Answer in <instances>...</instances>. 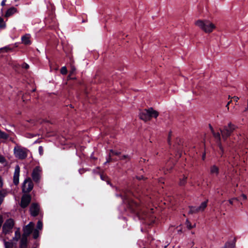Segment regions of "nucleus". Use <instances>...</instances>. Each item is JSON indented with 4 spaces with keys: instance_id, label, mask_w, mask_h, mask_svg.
I'll list each match as a JSON object with an SVG mask.
<instances>
[{
    "instance_id": "obj_17",
    "label": "nucleus",
    "mask_w": 248,
    "mask_h": 248,
    "mask_svg": "<svg viewBox=\"0 0 248 248\" xmlns=\"http://www.w3.org/2000/svg\"><path fill=\"white\" fill-rule=\"evenodd\" d=\"M120 155V152L118 151H113L112 150H110V153H109V156L108 159H107V161L105 163V164L111 161V156L113 155Z\"/></svg>"
},
{
    "instance_id": "obj_33",
    "label": "nucleus",
    "mask_w": 248,
    "mask_h": 248,
    "mask_svg": "<svg viewBox=\"0 0 248 248\" xmlns=\"http://www.w3.org/2000/svg\"><path fill=\"white\" fill-rule=\"evenodd\" d=\"M186 222L187 224V227L189 229H191V228H192V226L191 225L190 222L187 220H186Z\"/></svg>"
},
{
    "instance_id": "obj_35",
    "label": "nucleus",
    "mask_w": 248,
    "mask_h": 248,
    "mask_svg": "<svg viewBox=\"0 0 248 248\" xmlns=\"http://www.w3.org/2000/svg\"><path fill=\"white\" fill-rule=\"evenodd\" d=\"M39 152L41 155L43 154V148L42 146H39Z\"/></svg>"
},
{
    "instance_id": "obj_23",
    "label": "nucleus",
    "mask_w": 248,
    "mask_h": 248,
    "mask_svg": "<svg viewBox=\"0 0 248 248\" xmlns=\"http://www.w3.org/2000/svg\"><path fill=\"white\" fill-rule=\"evenodd\" d=\"M187 177L184 176L182 178L180 179L179 185L180 186H183L186 183Z\"/></svg>"
},
{
    "instance_id": "obj_45",
    "label": "nucleus",
    "mask_w": 248,
    "mask_h": 248,
    "mask_svg": "<svg viewBox=\"0 0 248 248\" xmlns=\"http://www.w3.org/2000/svg\"><path fill=\"white\" fill-rule=\"evenodd\" d=\"M205 158V153H204L202 155V159L204 160Z\"/></svg>"
},
{
    "instance_id": "obj_7",
    "label": "nucleus",
    "mask_w": 248,
    "mask_h": 248,
    "mask_svg": "<svg viewBox=\"0 0 248 248\" xmlns=\"http://www.w3.org/2000/svg\"><path fill=\"white\" fill-rule=\"evenodd\" d=\"M34 224L32 222H30L27 225L23 228V234L22 236L28 237L32 232Z\"/></svg>"
},
{
    "instance_id": "obj_25",
    "label": "nucleus",
    "mask_w": 248,
    "mask_h": 248,
    "mask_svg": "<svg viewBox=\"0 0 248 248\" xmlns=\"http://www.w3.org/2000/svg\"><path fill=\"white\" fill-rule=\"evenodd\" d=\"M8 191L6 189H2L0 191V197L4 200V197L8 194Z\"/></svg>"
},
{
    "instance_id": "obj_21",
    "label": "nucleus",
    "mask_w": 248,
    "mask_h": 248,
    "mask_svg": "<svg viewBox=\"0 0 248 248\" xmlns=\"http://www.w3.org/2000/svg\"><path fill=\"white\" fill-rule=\"evenodd\" d=\"M184 141L183 139L177 138L175 140V144H177L178 145V147H177V148L180 150L182 149V147L183 146Z\"/></svg>"
},
{
    "instance_id": "obj_26",
    "label": "nucleus",
    "mask_w": 248,
    "mask_h": 248,
    "mask_svg": "<svg viewBox=\"0 0 248 248\" xmlns=\"http://www.w3.org/2000/svg\"><path fill=\"white\" fill-rule=\"evenodd\" d=\"M20 237V233L19 230H17L15 232V237H14L13 239H14V240H15L16 241H18V240L19 239Z\"/></svg>"
},
{
    "instance_id": "obj_32",
    "label": "nucleus",
    "mask_w": 248,
    "mask_h": 248,
    "mask_svg": "<svg viewBox=\"0 0 248 248\" xmlns=\"http://www.w3.org/2000/svg\"><path fill=\"white\" fill-rule=\"evenodd\" d=\"M22 67L23 68H25V69H28L29 68V65L26 63H24L22 64Z\"/></svg>"
},
{
    "instance_id": "obj_39",
    "label": "nucleus",
    "mask_w": 248,
    "mask_h": 248,
    "mask_svg": "<svg viewBox=\"0 0 248 248\" xmlns=\"http://www.w3.org/2000/svg\"><path fill=\"white\" fill-rule=\"evenodd\" d=\"M209 127L212 133H213L215 131L210 124H209Z\"/></svg>"
},
{
    "instance_id": "obj_20",
    "label": "nucleus",
    "mask_w": 248,
    "mask_h": 248,
    "mask_svg": "<svg viewBox=\"0 0 248 248\" xmlns=\"http://www.w3.org/2000/svg\"><path fill=\"white\" fill-rule=\"evenodd\" d=\"M4 244L5 248H16V245L11 241L7 242L4 240Z\"/></svg>"
},
{
    "instance_id": "obj_42",
    "label": "nucleus",
    "mask_w": 248,
    "mask_h": 248,
    "mask_svg": "<svg viewBox=\"0 0 248 248\" xmlns=\"http://www.w3.org/2000/svg\"><path fill=\"white\" fill-rule=\"evenodd\" d=\"M247 111H248V101H247V107L244 109V112H246Z\"/></svg>"
},
{
    "instance_id": "obj_47",
    "label": "nucleus",
    "mask_w": 248,
    "mask_h": 248,
    "mask_svg": "<svg viewBox=\"0 0 248 248\" xmlns=\"http://www.w3.org/2000/svg\"><path fill=\"white\" fill-rule=\"evenodd\" d=\"M144 161H145V159H141L140 160V162H144Z\"/></svg>"
},
{
    "instance_id": "obj_24",
    "label": "nucleus",
    "mask_w": 248,
    "mask_h": 248,
    "mask_svg": "<svg viewBox=\"0 0 248 248\" xmlns=\"http://www.w3.org/2000/svg\"><path fill=\"white\" fill-rule=\"evenodd\" d=\"M8 135L0 129V139L6 140L8 138Z\"/></svg>"
},
{
    "instance_id": "obj_2",
    "label": "nucleus",
    "mask_w": 248,
    "mask_h": 248,
    "mask_svg": "<svg viewBox=\"0 0 248 248\" xmlns=\"http://www.w3.org/2000/svg\"><path fill=\"white\" fill-rule=\"evenodd\" d=\"M158 116V112L152 108L144 109L139 114L140 119L145 122L150 120L151 118H156Z\"/></svg>"
},
{
    "instance_id": "obj_43",
    "label": "nucleus",
    "mask_w": 248,
    "mask_h": 248,
    "mask_svg": "<svg viewBox=\"0 0 248 248\" xmlns=\"http://www.w3.org/2000/svg\"><path fill=\"white\" fill-rule=\"evenodd\" d=\"M241 196L243 197V199L246 200L247 199V196L245 194H242Z\"/></svg>"
},
{
    "instance_id": "obj_27",
    "label": "nucleus",
    "mask_w": 248,
    "mask_h": 248,
    "mask_svg": "<svg viewBox=\"0 0 248 248\" xmlns=\"http://www.w3.org/2000/svg\"><path fill=\"white\" fill-rule=\"evenodd\" d=\"M67 72V70L66 69V67L65 66L62 67L61 69V73L62 75H65L66 74Z\"/></svg>"
},
{
    "instance_id": "obj_16",
    "label": "nucleus",
    "mask_w": 248,
    "mask_h": 248,
    "mask_svg": "<svg viewBox=\"0 0 248 248\" xmlns=\"http://www.w3.org/2000/svg\"><path fill=\"white\" fill-rule=\"evenodd\" d=\"M16 12V8L13 7H11L7 10L4 16L6 17H8L12 16L13 14H14Z\"/></svg>"
},
{
    "instance_id": "obj_31",
    "label": "nucleus",
    "mask_w": 248,
    "mask_h": 248,
    "mask_svg": "<svg viewBox=\"0 0 248 248\" xmlns=\"http://www.w3.org/2000/svg\"><path fill=\"white\" fill-rule=\"evenodd\" d=\"M126 159H129V157L127 155H124L120 157V159L121 160H125Z\"/></svg>"
},
{
    "instance_id": "obj_3",
    "label": "nucleus",
    "mask_w": 248,
    "mask_h": 248,
    "mask_svg": "<svg viewBox=\"0 0 248 248\" xmlns=\"http://www.w3.org/2000/svg\"><path fill=\"white\" fill-rule=\"evenodd\" d=\"M236 126L230 122L228 125L224 126L222 129H220L222 138L224 141H226L233 132L236 128Z\"/></svg>"
},
{
    "instance_id": "obj_40",
    "label": "nucleus",
    "mask_w": 248,
    "mask_h": 248,
    "mask_svg": "<svg viewBox=\"0 0 248 248\" xmlns=\"http://www.w3.org/2000/svg\"><path fill=\"white\" fill-rule=\"evenodd\" d=\"M6 1V0H2L1 3V5L2 6H4L5 5V2Z\"/></svg>"
},
{
    "instance_id": "obj_46",
    "label": "nucleus",
    "mask_w": 248,
    "mask_h": 248,
    "mask_svg": "<svg viewBox=\"0 0 248 248\" xmlns=\"http://www.w3.org/2000/svg\"><path fill=\"white\" fill-rule=\"evenodd\" d=\"M3 200L2 199H1V198L0 197V205H1L2 202H3Z\"/></svg>"
},
{
    "instance_id": "obj_41",
    "label": "nucleus",
    "mask_w": 248,
    "mask_h": 248,
    "mask_svg": "<svg viewBox=\"0 0 248 248\" xmlns=\"http://www.w3.org/2000/svg\"><path fill=\"white\" fill-rule=\"evenodd\" d=\"M233 98L234 99V100L236 101V102H237L238 101V100L239 99V98L237 96H233Z\"/></svg>"
},
{
    "instance_id": "obj_19",
    "label": "nucleus",
    "mask_w": 248,
    "mask_h": 248,
    "mask_svg": "<svg viewBox=\"0 0 248 248\" xmlns=\"http://www.w3.org/2000/svg\"><path fill=\"white\" fill-rule=\"evenodd\" d=\"M208 202V200H207L206 201L202 202L199 206H198V209L200 211H203L207 207Z\"/></svg>"
},
{
    "instance_id": "obj_34",
    "label": "nucleus",
    "mask_w": 248,
    "mask_h": 248,
    "mask_svg": "<svg viewBox=\"0 0 248 248\" xmlns=\"http://www.w3.org/2000/svg\"><path fill=\"white\" fill-rule=\"evenodd\" d=\"M5 160L4 157L2 155H0V163H4Z\"/></svg>"
},
{
    "instance_id": "obj_38",
    "label": "nucleus",
    "mask_w": 248,
    "mask_h": 248,
    "mask_svg": "<svg viewBox=\"0 0 248 248\" xmlns=\"http://www.w3.org/2000/svg\"><path fill=\"white\" fill-rule=\"evenodd\" d=\"M231 102H232V100L230 101L229 102H228L226 106V107L227 108L228 110H229V106Z\"/></svg>"
},
{
    "instance_id": "obj_29",
    "label": "nucleus",
    "mask_w": 248,
    "mask_h": 248,
    "mask_svg": "<svg viewBox=\"0 0 248 248\" xmlns=\"http://www.w3.org/2000/svg\"><path fill=\"white\" fill-rule=\"evenodd\" d=\"M43 227V223L40 220L38 221L37 225V229L39 230H41Z\"/></svg>"
},
{
    "instance_id": "obj_22",
    "label": "nucleus",
    "mask_w": 248,
    "mask_h": 248,
    "mask_svg": "<svg viewBox=\"0 0 248 248\" xmlns=\"http://www.w3.org/2000/svg\"><path fill=\"white\" fill-rule=\"evenodd\" d=\"M189 214H194L200 212L196 206H189Z\"/></svg>"
},
{
    "instance_id": "obj_10",
    "label": "nucleus",
    "mask_w": 248,
    "mask_h": 248,
    "mask_svg": "<svg viewBox=\"0 0 248 248\" xmlns=\"http://www.w3.org/2000/svg\"><path fill=\"white\" fill-rule=\"evenodd\" d=\"M212 134L214 136V137L217 140V145L218 146V147L221 151L220 154L222 156L224 153V150L222 146V144L221 143V137H220V133L219 132H215V131L212 133Z\"/></svg>"
},
{
    "instance_id": "obj_48",
    "label": "nucleus",
    "mask_w": 248,
    "mask_h": 248,
    "mask_svg": "<svg viewBox=\"0 0 248 248\" xmlns=\"http://www.w3.org/2000/svg\"><path fill=\"white\" fill-rule=\"evenodd\" d=\"M101 178L102 179H103L102 175H101Z\"/></svg>"
},
{
    "instance_id": "obj_8",
    "label": "nucleus",
    "mask_w": 248,
    "mask_h": 248,
    "mask_svg": "<svg viewBox=\"0 0 248 248\" xmlns=\"http://www.w3.org/2000/svg\"><path fill=\"white\" fill-rule=\"evenodd\" d=\"M42 170L39 167H36L33 170L32 177L34 181L38 182L40 178Z\"/></svg>"
},
{
    "instance_id": "obj_6",
    "label": "nucleus",
    "mask_w": 248,
    "mask_h": 248,
    "mask_svg": "<svg viewBox=\"0 0 248 248\" xmlns=\"http://www.w3.org/2000/svg\"><path fill=\"white\" fill-rule=\"evenodd\" d=\"M33 185L30 178H28L24 181L22 186V190L24 192H29L33 188Z\"/></svg>"
},
{
    "instance_id": "obj_15",
    "label": "nucleus",
    "mask_w": 248,
    "mask_h": 248,
    "mask_svg": "<svg viewBox=\"0 0 248 248\" xmlns=\"http://www.w3.org/2000/svg\"><path fill=\"white\" fill-rule=\"evenodd\" d=\"M236 239L234 238L232 241L227 242L222 248H234L235 246Z\"/></svg>"
},
{
    "instance_id": "obj_28",
    "label": "nucleus",
    "mask_w": 248,
    "mask_h": 248,
    "mask_svg": "<svg viewBox=\"0 0 248 248\" xmlns=\"http://www.w3.org/2000/svg\"><path fill=\"white\" fill-rule=\"evenodd\" d=\"M5 27V24L4 23L3 21V19L0 17V28H4Z\"/></svg>"
},
{
    "instance_id": "obj_1",
    "label": "nucleus",
    "mask_w": 248,
    "mask_h": 248,
    "mask_svg": "<svg viewBox=\"0 0 248 248\" xmlns=\"http://www.w3.org/2000/svg\"><path fill=\"white\" fill-rule=\"evenodd\" d=\"M195 24L206 33H210L215 28L214 24L208 20H198Z\"/></svg>"
},
{
    "instance_id": "obj_9",
    "label": "nucleus",
    "mask_w": 248,
    "mask_h": 248,
    "mask_svg": "<svg viewBox=\"0 0 248 248\" xmlns=\"http://www.w3.org/2000/svg\"><path fill=\"white\" fill-rule=\"evenodd\" d=\"M31 201V197L29 195H24L21 198L20 206L22 208L28 206Z\"/></svg>"
},
{
    "instance_id": "obj_13",
    "label": "nucleus",
    "mask_w": 248,
    "mask_h": 248,
    "mask_svg": "<svg viewBox=\"0 0 248 248\" xmlns=\"http://www.w3.org/2000/svg\"><path fill=\"white\" fill-rule=\"evenodd\" d=\"M20 173V168L18 166H16L15 169L13 181L16 185L19 183V177Z\"/></svg>"
},
{
    "instance_id": "obj_5",
    "label": "nucleus",
    "mask_w": 248,
    "mask_h": 248,
    "mask_svg": "<svg viewBox=\"0 0 248 248\" xmlns=\"http://www.w3.org/2000/svg\"><path fill=\"white\" fill-rule=\"evenodd\" d=\"M14 225V220L12 219L7 220L2 227V232L4 233L7 234L11 232Z\"/></svg>"
},
{
    "instance_id": "obj_44",
    "label": "nucleus",
    "mask_w": 248,
    "mask_h": 248,
    "mask_svg": "<svg viewBox=\"0 0 248 248\" xmlns=\"http://www.w3.org/2000/svg\"><path fill=\"white\" fill-rule=\"evenodd\" d=\"M2 186V183L1 178L0 177V187Z\"/></svg>"
},
{
    "instance_id": "obj_30",
    "label": "nucleus",
    "mask_w": 248,
    "mask_h": 248,
    "mask_svg": "<svg viewBox=\"0 0 248 248\" xmlns=\"http://www.w3.org/2000/svg\"><path fill=\"white\" fill-rule=\"evenodd\" d=\"M33 237L36 239L37 238L38 236H39V233H38V231L37 230H35L34 232H33Z\"/></svg>"
},
{
    "instance_id": "obj_12",
    "label": "nucleus",
    "mask_w": 248,
    "mask_h": 248,
    "mask_svg": "<svg viewBox=\"0 0 248 248\" xmlns=\"http://www.w3.org/2000/svg\"><path fill=\"white\" fill-rule=\"evenodd\" d=\"M209 173L212 176H217L219 173V168L216 165L211 166L209 169Z\"/></svg>"
},
{
    "instance_id": "obj_11",
    "label": "nucleus",
    "mask_w": 248,
    "mask_h": 248,
    "mask_svg": "<svg viewBox=\"0 0 248 248\" xmlns=\"http://www.w3.org/2000/svg\"><path fill=\"white\" fill-rule=\"evenodd\" d=\"M39 211V207L37 203H32L30 207V212L31 216L35 217L38 215Z\"/></svg>"
},
{
    "instance_id": "obj_36",
    "label": "nucleus",
    "mask_w": 248,
    "mask_h": 248,
    "mask_svg": "<svg viewBox=\"0 0 248 248\" xmlns=\"http://www.w3.org/2000/svg\"><path fill=\"white\" fill-rule=\"evenodd\" d=\"M233 200H237V198H232L231 199H230L229 200V203L231 204H233Z\"/></svg>"
},
{
    "instance_id": "obj_18",
    "label": "nucleus",
    "mask_w": 248,
    "mask_h": 248,
    "mask_svg": "<svg viewBox=\"0 0 248 248\" xmlns=\"http://www.w3.org/2000/svg\"><path fill=\"white\" fill-rule=\"evenodd\" d=\"M27 237L22 236L20 244V248H27Z\"/></svg>"
},
{
    "instance_id": "obj_14",
    "label": "nucleus",
    "mask_w": 248,
    "mask_h": 248,
    "mask_svg": "<svg viewBox=\"0 0 248 248\" xmlns=\"http://www.w3.org/2000/svg\"><path fill=\"white\" fill-rule=\"evenodd\" d=\"M30 38L31 35L29 34L23 36L21 38L22 43L26 45L31 44Z\"/></svg>"
},
{
    "instance_id": "obj_37",
    "label": "nucleus",
    "mask_w": 248,
    "mask_h": 248,
    "mask_svg": "<svg viewBox=\"0 0 248 248\" xmlns=\"http://www.w3.org/2000/svg\"><path fill=\"white\" fill-rule=\"evenodd\" d=\"M75 71H76V68L72 66V67H71V74L74 73Z\"/></svg>"
},
{
    "instance_id": "obj_4",
    "label": "nucleus",
    "mask_w": 248,
    "mask_h": 248,
    "mask_svg": "<svg viewBox=\"0 0 248 248\" xmlns=\"http://www.w3.org/2000/svg\"><path fill=\"white\" fill-rule=\"evenodd\" d=\"M14 152L16 157L23 159L27 156L28 150L25 148L16 146L14 149Z\"/></svg>"
}]
</instances>
